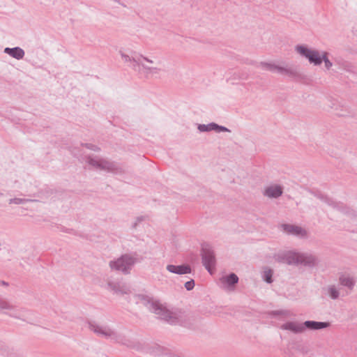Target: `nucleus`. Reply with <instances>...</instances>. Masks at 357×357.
<instances>
[{
  "mask_svg": "<svg viewBox=\"0 0 357 357\" xmlns=\"http://www.w3.org/2000/svg\"><path fill=\"white\" fill-rule=\"evenodd\" d=\"M296 50L298 53L307 57L311 63H314L315 65L320 64L322 60H324L326 68L328 69L332 66V63L326 57V52H324L322 56H321L318 52L314 50H310L302 46L297 47Z\"/></svg>",
  "mask_w": 357,
  "mask_h": 357,
  "instance_id": "obj_1",
  "label": "nucleus"
},
{
  "mask_svg": "<svg viewBox=\"0 0 357 357\" xmlns=\"http://www.w3.org/2000/svg\"><path fill=\"white\" fill-rule=\"evenodd\" d=\"M151 305L154 313L159 314L161 318L165 320H167L171 323L174 322L176 317L173 312H169L165 307H163L162 305L157 302H153Z\"/></svg>",
  "mask_w": 357,
  "mask_h": 357,
  "instance_id": "obj_2",
  "label": "nucleus"
},
{
  "mask_svg": "<svg viewBox=\"0 0 357 357\" xmlns=\"http://www.w3.org/2000/svg\"><path fill=\"white\" fill-rule=\"evenodd\" d=\"M202 259L206 268L212 274L215 266V257L210 248H202Z\"/></svg>",
  "mask_w": 357,
  "mask_h": 357,
  "instance_id": "obj_3",
  "label": "nucleus"
},
{
  "mask_svg": "<svg viewBox=\"0 0 357 357\" xmlns=\"http://www.w3.org/2000/svg\"><path fill=\"white\" fill-rule=\"evenodd\" d=\"M314 259L312 256H304L295 252L289 254L287 262L289 264L301 263L305 264H311L314 263Z\"/></svg>",
  "mask_w": 357,
  "mask_h": 357,
  "instance_id": "obj_4",
  "label": "nucleus"
},
{
  "mask_svg": "<svg viewBox=\"0 0 357 357\" xmlns=\"http://www.w3.org/2000/svg\"><path fill=\"white\" fill-rule=\"evenodd\" d=\"M134 260L131 257H123L118 259L116 261L110 264L112 268H114L118 271H126L132 264H133Z\"/></svg>",
  "mask_w": 357,
  "mask_h": 357,
  "instance_id": "obj_5",
  "label": "nucleus"
},
{
  "mask_svg": "<svg viewBox=\"0 0 357 357\" xmlns=\"http://www.w3.org/2000/svg\"><path fill=\"white\" fill-rule=\"evenodd\" d=\"M282 228L287 234H291L299 236H304L305 231L301 227L291 225H282Z\"/></svg>",
  "mask_w": 357,
  "mask_h": 357,
  "instance_id": "obj_6",
  "label": "nucleus"
},
{
  "mask_svg": "<svg viewBox=\"0 0 357 357\" xmlns=\"http://www.w3.org/2000/svg\"><path fill=\"white\" fill-rule=\"evenodd\" d=\"M167 269L172 273L178 274H185L190 272V268L188 265H168Z\"/></svg>",
  "mask_w": 357,
  "mask_h": 357,
  "instance_id": "obj_7",
  "label": "nucleus"
},
{
  "mask_svg": "<svg viewBox=\"0 0 357 357\" xmlns=\"http://www.w3.org/2000/svg\"><path fill=\"white\" fill-rule=\"evenodd\" d=\"M282 191L279 185H271L265 190V195L269 197H277L281 195Z\"/></svg>",
  "mask_w": 357,
  "mask_h": 357,
  "instance_id": "obj_8",
  "label": "nucleus"
},
{
  "mask_svg": "<svg viewBox=\"0 0 357 357\" xmlns=\"http://www.w3.org/2000/svg\"><path fill=\"white\" fill-rule=\"evenodd\" d=\"M305 327L312 330L324 328L328 326V323L307 321L304 323Z\"/></svg>",
  "mask_w": 357,
  "mask_h": 357,
  "instance_id": "obj_9",
  "label": "nucleus"
},
{
  "mask_svg": "<svg viewBox=\"0 0 357 357\" xmlns=\"http://www.w3.org/2000/svg\"><path fill=\"white\" fill-rule=\"evenodd\" d=\"M5 51L6 52L8 53L10 55L17 59H22L24 54V51L19 47H15L13 49L6 48Z\"/></svg>",
  "mask_w": 357,
  "mask_h": 357,
  "instance_id": "obj_10",
  "label": "nucleus"
},
{
  "mask_svg": "<svg viewBox=\"0 0 357 357\" xmlns=\"http://www.w3.org/2000/svg\"><path fill=\"white\" fill-rule=\"evenodd\" d=\"M284 328L296 333L301 332L304 328L303 325L296 323H287Z\"/></svg>",
  "mask_w": 357,
  "mask_h": 357,
  "instance_id": "obj_11",
  "label": "nucleus"
},
{
  "mask_svg": "<svg viewBox=\"0 0 357 357\" xmlns=\"http://www.w3.org/2000/svg\"><path fill=\"white\" fill-rule=\"evenodd\" d=\"M340 281L342 285H344L349 288H351L354 285V281L349 275H342L341 278H340Z\"/></svg>",
  "mask_w": 357,
  "mask_h": 357,
  "instance_id": "obj_12",
  "label": "nucleus"
},
{
  "mask_svg": "<svg viewBox=\"0 0 357 357\" xmlns=\"http://www.w3.org/2000/svg\"><path fill=\"white\" fill-rule=\"evenodd\" d=\"M221 280L222 282L227 283L228 284H233L238 282V278L234 273H231L227 277L222 278Z\"/></svg>",
  "mask_w": 357,
  "mask_h": 357,
  "instance_id": "obj_13",
  "label": "nucleus"
},
{
  "mask_svg": "<svg viewBox=\"0 0 357 357\" xmlns=\"http://www.w3.org/2000/svg\"><path fill=\"white\" fill-rule=\"evenodd\" d=\"M217 128H218L219 131H220V130L221 131H227V128H225L224 127H218L217 125H215L214 123L210 124V125H208L207 126H199V129L201 130H203V131L208 130H213V129H215Z\"/></svg>",
  "mask_w": 357,
  "mask_h": 357,
  "instance_id": "obj_14",
  "label": "nucleus"
},
{
  "mask_svg": "<svg viewBox=\"0 0 357 357\" xmlns=\"http://www.w3.org/2000/svg\"><path fill=\"white\" fill-rule=\"evenodd\" d=\"M161 69L158 67L148 68H146V74L147 76H153L158 75Z\"/></svg>",
  "mask_w": 357,
  "mask_h": 357,
  "instance_id": "obj_15",
  "label": "nucleus"
},
{
  "mask_svg": "<svg viewBox=\"0 0 357 357\" xmlns=\"http://www.w3.org/2000/svg\"><path fill=\"white\" fill-rule=\"evenodd\" d=\"M271 276H272L271 270H267V271H264V278L267 282L271 283L272 282Z\"/></svg>",
  "mask_w": 357,
  "mask_h": 357,
  "instance_id": "obj_16",
  "label": "nucleus"
},
{
  "mask_svg": "<svg viewBox=\"0 0 357 357\" xmlns=\"http://www.w3.org/2000/svg\"><path fill=\"white\" fill-rule=\"evenodd\" d=\"M330 295L333 298H336L338 296V294L334 288H331L329 290Z\"/></svg>",
  "mask_w": 357,
  "mask_h": 357,
  "instance_id": "obj_17",
  "label": "nucleus"
},
{
  "mask_svg": "<svg viewBox=\"0 0 357 357\" xmlns=\"http://www.w3.org/2000/svg\"><path fill=\"white\" fill-rule=\"evenodd\" d=\"M185 287L188 290H191L194 287V281H189L185 282Z\"/></svg>",
  "mask_w": 357,
  "mask_h": 357,
  "instance_id": "obj_18",
  "label": "nucleus"
},
{
  "mask_svg": "<svg viewBox=\"0 0 357 357\" xmlns=\"http://www.w3.org/2000/svg\"><path fill=\"white\" fill-rule=\"evenodd\" d=\"M8 307V305L5 301H0V310H4Z\"/></svg>",
  "mask_w": 357,
  "mask_h": 357,
  "instance_id": "obj_19",
  "label": "nucleus"
},
{
  "mask_svg": "<svg viewBox=\"0 0 357 357\" xmlns=\"http://www.w3.org/2000/svg\"><path fill=\"white\" fill-rule=\"evenodd\" d=\"M101 333L105 335H110V331L108 330V331H101Z\"/></svg>",
  "mask_w": 357,
  "mask_h": 357,
  "instance_id": "obj_20",
  "label": "nucleus"
},
{
  "mask_svg": "<svg viewBox=\"0 0 357 357\" xmlns=\"http://www.w3.org/2000/svg\"><path fill=\"white\" fill-rule=\"evenodd\" d=\"M101 331H102L101 329H100V331H97V330H95V332H100V333H101Z\"/></svg>",
  "mask_w": 357,
  "mask_h": 357,
  "instance_id": "obj_21",
  "label": "nucleus"
}]
</instances>
